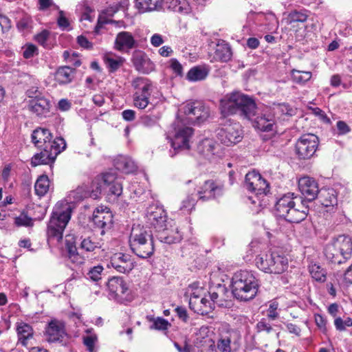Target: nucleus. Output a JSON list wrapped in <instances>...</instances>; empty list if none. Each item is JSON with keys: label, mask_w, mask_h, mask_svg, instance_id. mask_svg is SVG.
I'll use <instances>...</instances> for the list:
<instances>
[{"label": "nucleus", "mask_w": 352, "mask_h": 352, "mask_svg": "<svg viewBox=\"0 0 352 352\" xmlns=\"http://www.w3.org/2000/svg\"><path fill=\"white\" fill-rule=\"evenodd\" d=\"M298 188L307 201L288 193L280 197L275 205L276 214L292 223H298L306 219L309 212L306 203L314 200L319 192L318 182L310 177L300 178Z\"/></svg>", "instance_id": "f257e3e1"}, {"label": "nucleus", "mask_w": 352, "mask_h": 352, "mask_svg": "<svg viewBox=\"0 0 352 352\" xmlns=\"http://www.w3.org/2000/svg\"><path fill=\"white\" fill-rule=\"evenodd\" d=\"M91 190H85V188L78 187L71 195L76 200L82 199L88 196L97 199L102 191L113 200L118 198L122 193V183L120 178L112 173H106L96 177L92 182Z\"/></svg>", "instance_id": "f03ea898"}, {"label": "nucleus", "mask_w": 352, "mask_h": 352, "mask_svg": "<svg viewBox=\"0 0 352 352\" xmlns=\"http://www.w3.org/2000/svg\"><path fill=\"white\" fill-rule=\"evenodd\" d=\"M256 103L248 96L234 91L220 100V110L224 116L237 114L250 119L256 115Z\"/></svg>", "instance_id": "7ed1b4c3"}, {"label": "nucleus", "mask_w": 352, "mask_h": 352, "mask_svg": "<svg viewBox=\"0 0 352 352\" xmlns=\"http://www.w3.org/2000/svg\"><path fill=\"white\" fill-rule=\"evenodd\" d=\"M129 242L132 252L140 258H148L154 253L155 245L153 234L148 227L140 224H133Z\"/></svg>", "instance_id": "20e7f679"}, {"label": "nucleus", "mask_w": 352, "mask_h": 352, "mask_svg": "<svg viewBox=\"0 0 352 352\" xmlns=\"http://www.w3.org/2000/svg\"><path fill=\"white\" fill-rule=\"evenodd\" d=\"M258 282L250 272L239 271L232 278V292L241 301L252 300L257 294Z\"/></svg>", "instance_id": "39448f33"}, {"label": "nucleus", "mask_w": 352, "mask_h": 352, "mask_svg": "<svg viewBox=\"0 0 352 352\" xmlns=\"http://www.w3.org/2000/svg\"><path fill=\"white\" fill-rule=\"evenodd\" d=\"M72 210V206L67 201H60L56 204L47 226L49 241L59 242L62 240L63 231L71 219Z\"/></svg>", "instance_id": "423d86ee"}, {"label": "nucleus", "mask_w": 352, "mask_h": 352, "mask_svg": "<svg viewBox=\"0 0 352 352\" xmlns=\"http://www.w3.org/2000/svg\"><path fill=\"white\" fill-rule=\"evenodd\" d=\"M188 124L182 115H178L175 121L172 124L169 137L174 150L190 148V142L192 138L194 130Z\"/></svg>", "instance_id": "0eeeda50"}, {"label": "nucleus", "mask_w": 352, "mask_h": 352, "mask_svg": "<svg viewBox=\"0 0 352 352\" xmlns=\"http://www.w3.org/2000/svg\"><path fill=\"white\" fill-rule=\"evenodd\" d=\"M352 253L351 239L345 235H340L327 244L324 254L331 262L341 264L351 257Z\"/></svg>", "instance_id": "6e6552de"}, {"label": "nucleus", "mask_w": 352, "mask_h": 352, "mask_svg": "<svg viewBox=\"0 0 352 352\" xmlns=\"http://www.w3.org/2000/svg\"><path fill=\"white\" fill-rule=\"evenodd\" d=\"M255 263L260 270L269 274H280L288 267V259L274 252L258 255Z\"/></svg>", "instance_id": "1a4fd4ad"}, {"label": "nucleus", "mask_w": 352, "mask_h": 352, "mask_svg": "<svg viewBox=\"0 0 352 352\" xmlns=\"http://www.w3.org/2000/svg\"><path fill=\"white\" fill-rule=\"evenodd\" d=\"M178 115H182L188 124H201L209 118L210 109L203 102L193 101L180 109Z\"/></svg>", "instance_id": "9d476101"}, {"label": "nucleus", "mask_w": 352, "mask_h": 352, "mask_svg": "<svg viewBox=\"0 0 352 352\" xmlns=\"http://www.w3.org/2000/svg\"><path fill=\"white\" fill-rule=\"evenodd\" d=\"M28 109L38 117H46L50 113V101L38 89H28Z\"/></svg>", "instance_id": "9b49d317"}, {"label": "nucleus", "mask_w": 352, "mask_h": 352, "mask_svg": "<svg viewBox=\"0 0 352 352\" xmlns=\"http://www.w3.org/2000/svg\"><path fill=\"white\" fill-rule=\"evenodd\" d=\"M318 138L312 133L300 136L295 145L296 154L299 160H308L314 156L318 146Z\"/></svg>", "instance_id": "f8f14e48"}, {"label": "nucleus", "mask_w": 352, "mask_h": 352, "mask_svg": "<svg viewBox=\"0 0 352 352\" xmlns=\"http://www.w3.org/2000/svg\"><path fill=\"white\" fill-rule=\"evenodd\" d=\"M32 141L36 148H57L58 144L66 147V143L63 138H56L52 140V135L51 132L44 128L36 129L32 134Z\"/></svg>", "instance_id": "ddd939ff"}, {"label": "nucleus", "mask_w": 352, "mask_h": 352, "mask_svg": "<svg viewBox=\"0 0 352 352\" xmlns=\"http://www.w3.org/2000/svg\"><path fill=\"white\" fill-rule=\"evenodd\" d=\"M217 137L226 146H231L242 140V131L239 123H228L219 127L217 131Z\"/></svg>", "instance_id": "4468645a"}, {"label": "nucleus", "mask_w": 352, "mask_h": 352, "mask_svg": "<svg viewBox=\"0 0 352 352\" xmlns=\"http://www.w3.org/2000/svg\"><path fill=\"white\" fill-rule=\"evenodd\" d=\"M277 122V118L271 107L266 106L257 114L254 121V126L262 131H275Z\"/></svg>", "instance_id": "2eb2a0df"}, {"label": "nucleus", "mask_w": 352, "mask_h": 352, "mask_svg": "<svg viewBox=\"0 0 352 352\" xmlns=\"http://www.w3.org/2000/svg\"><path fill=\"white\" fill-rule=\"evenodd\" d=\"M246 188L256 195H266L270 192V184L256 171L249 172L245 178Z\"/></svg>", "instance_id": "dca6fc26"}, {"label": "nucleus", "mask_w": 352, "mask_h": 352, "mask_svg": "<svg viewBox=\"0 0 352 352\" xmlns=\"http://www.w3.org/2000/svg\"><path fill=\"white\" fill-rule=\"evenodd\" d=\"M146 223L153 227L156 231L166 226V212L161 206L150 205L146 209Z\"/></svg>", "instance_id": "f3484780"}, {"label": "nucleus", "mask_w": 352, "mask_h": 352, "mask_svg": "<svg viewBox=\"0 0 352 352\" xmlns=\"http://www.w3.org/2000/svg\"><path fill=\"white\" fill-rule=\"evenodd\" d=\"M92 221L94 228L100 230V235H104L112 227L113 214L107 207L100 206L94 211Z\"/></svg>", "instance_id": "a211bd4d"}, {"label": "nucleus", "mask_w": 352, "mask_h": 352, "mask_svg": "<svg viewBox=\"0 0 352 352\" xmlns=\"http://www.w3.org/2000/svg\"><path fill=\"white\" fill-rule=\"evenodd\" d=\"M240 336L233 330L219 334L217 348L220 352H234L237 350Z\"/></svg>", "instance_id": "6ab92c4d"}, {"label": "nucleus", "mask_w": 352, "mask_h": 352, "mask_svg": "<svg viewBox=\"0 0 352 352\" xmlns=\"http://www.w3.org/2000/svg\"><path fill=\"white\" fill-rule=\"evenodd\" d=\"M57 148H38L41 151L36 153L31 159V165L34 167L41 164H49L53 163L57 155L66 147L57 144Z\"/></svg>", "instance_id": "aec40b11"}, {"label": "nucleus", "mask_w": 352, "mask_h": 352, "mask_svg": "<svg viewBox=\"0 0 352 352\" xmlns=\"http://www.w3.org/2000/svg\"><path fill=\"white\" fill-rule=\"evenodd\" d=\"M45 340L48 342H62L67 333L63 322L52 320L48 323L45 332Z\"/></svg>", "instance_id": "412c9836"}, {"label": "nucleus", "mask_w": 352, "mask_h": 352, "mask_svg": "<svg viewBox=\"0 0 352 352\" xmlns=\"http://www.w3.org/2000/svg\"><path fill=\"white\" fill-rule=\"evenodd\" d=\"M209 329L207 327H201L195 339V345L200 352H217L215 342L208 336Z\"/></svg>", "instance_id": "4be33fe9"}, {"label": "nucleus", "mask_w": 352, "mask_h": 352, "mask_svg": "<svg viewBox=\"0 0 352 352\" xmlns=\"http://www.w3.org/2000/svg\"><path fill=\"white\" fill-rule=\"evenodd\" d=\"M110 265L120 273H128L131 272L134 265L131 256L122 252L113 254L110 258Z\"/></svg>", "instance_id": "5701e85b"}, {"label": "nucleus", "mask_w": 352, "mask_h": 352, "mask_svg": "<svg viewBox=\"0 0 352 352\" xmlns=\"http://www.w3.org/2000/svg\"><path fill=\"white\" fill-rule=\"evenodd\" d=\"M223 188L218 186L212 180H207L197 190L199 199L202 201H208L216 198L222 195Z\"/></svg>", "instance_id": "b1692460"}, {"label": "nucleus", "mask_w": 352, "mask_h": 352, "mask_svg": "<svg viewBox=\"0 0 352 352\" xmlns=\"http://www.w3.org/2000/svg\"><path fill=\"white\" fill-rule=\"evenodd\" d=\"M109 295L113 298H122L128 291V285L122 277L113 276L106 283Z\"/></svg>", "instance_id": "393cba45"}, {"label": "nucleus", "mask_w": 352, "mask_h": 352, "mask_svg": "<svg viewBox=\"0 0 352 352\" xmlns=\"http://www.w3.org/2000/svg\"><path fill=\"white\" fill-rule=\"evenodd\" d=\"M157 232L158 239L164 243L170 245L179 243L182 239V235L177 227L171 226L170 228H167L166 226L163 229L158 230Z\"/></svg>", "instance_id": "a878e982"}, {"label": "nucleus", "mask_w": 352, "mask_h": 352, "mask_svg": "<svg viewBox=\"0 0 352 352\" xmlns=\"http://www.w3.org/2000/svg\"><path fill=\"white\" fill-rule=\"evenodd\" d=\"M132 62L135 69L142 73H149L154 68L153 63L142 51H135L133 52Z\"/></svg>", "instance_id": "bb28decb"}, {"label": "nucleus", "mask_w": 352, "mask_h": 352, "mask_svg": "<svg viewBox=\"0 0 352 352\" xmlns=\"http://www.w3.org/2000/svg\"><path fill=\"white\" fill-rule=\"evenodd\" d=\"M115 46L119 51L129 50L136 47L138 43L131 32L123 31L117 34Z\"/></svg>", "instance_id": "cd10ccee"}, {"label": "nucleus", "mask_w": 352, "mask_h": 352, "mask_svg": "<svg viewBox=\"0 0 352 352\" xmlns=\"http://www.w3.org/2000/svg\"><path fill=\"white\" fill-rule=\"evenodd\" d=\"M187 293H188L190 296L189 300V305L190 309L194 310L195 312L199 314L200 313L202 315L207 314V310H204L202 306H201L200 308L197 307L199 299L201 298V296L204 293L202 287H199L197 283H192V285H189Z\"/></svg>", "instance_id": "c85d7f7f"}, {"label": "nucleus", "mask_w": 352, "mask_h": 352, "mask_svg": "<svg viewBox=\"0 0 352 352\" xmlns=\"http://www.w3.org/2000/svg\"><path fill=\"white\" fill-rule=\"evenodd\" d=\"M219 147V144L214 140L206 138L199 142L197 150L204 157L210 160L218 153Z\"/></svg>", "instance_id": "c756f323"}, {"label": "nucleus", "mask_w": 352, "mask_h": 352, "mask_svg": "<svg viewBox=\"0 0 352 352\" xmlns=\"http://www.w3.org/2000/svg\"><path fill=\"white\" fill-rule=\"evenodd\" d=\"M163 5L164 0H135V8L140 13L160 11Z\"/></svg>", "instance_id": "7c9ffc66"}, {"label": "nucleus", "mask_w": 352, "mask_h": 352, "mask_svg": "<svg viewBox=\"0 0 352 352\" xmlns=\"http://www.w3.org/2000/svg\"><path fill=\"white\" fill-rule=\"evenodd\" d=\"M317 197L320 203L326 208H333L338 204L337 192L333 188L321 189Z\"/></svg>", "instance_id": "2f4dec72"}, {"label": "nucleus", "mask_w": 352, "mask_h": 352, "mask_svg": "<svg viewBox=\"0 0 352 352\" xmlns=\"http://www.w3.org/2000/svg\"><path fill=\"white\" fill-rule=\"evenodd\" d=\"M277 120H285L296 114L297 109L286 103H274L270 106Z\"/></svg>", "instance_id": "473e14b6"}, {"label": "nucleus", "mask_w": 352, "mask_h": 352, "mask_svg": "<svg viewBox=\"0 0 352 352\" xmlns=\"http://www.w3.org/2000/svg\"><path fill=\"white\" fill-rule=\"evenodd\" d=\"M210 72V68L206 65L192 67L186 74V79L190 82H197L206 78Z\"/></svg>", "instance_id": "72a5a7b5"}, {"label": "nucleus", "mask_w": 352, "mask_h": 352, "mask_svg": "<svg viewBox=\"0 0 352 352\" xmlns=\"http://www.w3.org/2000/svg\"><path fill=\"white\" fill-rule=\"evenodd\" d=\"M116 169L129 174L135 171L137 166L133 160L127 156H120L115 160Z\"/></svg>", "instance_id": "f704fd0d"}, {"label": "nucleus", "mask_w": 352, "mask_h": 352, "mask_svg": "<svg viewBox=\"0 0 352 352\" xmlns=\"http://www.w3.org/2000/svg\"><path fill=\"white\" fill-rule=\"evenodd\" d=\"M193 0H168V8L173 12L182 14H188L191 11V2Z\"/></svg>", "instance_id": "c9c22d12"}, {"label": "nucleus", "mask_w": 352, "mask_h": 352, "mask_svg": "<svg viewBox=\"0 0 352 352\" xmlns=\"http://www.w3.org/2000/svg\"><path fill=\"white\" fill-rule=\"evenodd\" d=\"M16 331L19 338V342L23 345L27 344V341L33 336V329L32 327L25 322H18L16 325Z\"/></svg>", "instance_id": "e433bc0d"}, {"label": "nucleus", "mask_w": 352, "mask_h": 352, "mask_svg": "<svg viewBox=\"0 0 352 352\" xmlns=\"http://www.w3.org/2000/svg\"><path fill=\"white\" fill-rule=\"evenodd\" d=\"M74 70L70 67L65 66L58 68L55 74V80L60 85L71 82L74 78Z\"/></svg>", "instance_id": "4c0bfd02"}, {"label": "nucleus", "mask_w": 352, "mask_h": 352, "mask_svg": "<svg viewBox=\"0 0 352 352\" xmlns=\"http://www.w3.org/2000/svg\"><path fill=\"white\" fill-rule=\"evenodd\" d=\"M215 56L222 62L230 60L232 52L230 45L226 43H219L215 50Z\"/></svg>", "instance_id": "58836bf2"}, {"label": "nucleus", "mask_w": 352, "mask_h": 352, "mask_svg": "<svg viewBox=\"0 0 352 352\" xmlns=\"http://www.w3.org/2000/svg\"><path fill=\"white\" fill-rule=\"evenodd\" d=\"M104 60L109 70L114 72L123 65L124 59L113 54H106L104 57Z\"/></svg>", "instance_id": "ea45409f"}, {"label": "nucleus", "mask_w": 352, "mask_h": 352, "mask_svg": "<svg viewBox=\"0 0 352 352\" xmlns=\"http://www.w3.org/2000/svg\"><path fill=\"white\" fill-rule=\"evenodd\" d=\"M146 319L150 322H152V325L150 327L151 329L165 331L170 327V323L167 320L161 317L155 318L151 316H147Z\"/></svg>", "instance_id": "a19ab883"}, {"label": "nucleus", "mask_w": 352, "mask_h": 352, "mask_svg": "<svg viewBox=\"0 0 352 352\" xmlns=\"http://www.w3.org/2000/svg\"><path fill=\"white\" fill-rule=\"evenodd\" d=\"M49 188L50 180L48 177L46 175L40 176L34 185L36 194L38 196H43L47 192Z\"/></svg>", "instance_id": "79ce46f5"}, {"label": "nucleus", "mask_w": 352, "mask_h": 352, "mask_svg": "<svg viewBox=\"0 0 352 352\" xmlns=\"http://www.w3.org/2000/svg\"><path fill=\"white\" fill-rule=\"evenodd\" d=\"M57 11L58 15L56 18V22L58 28L63 31L71 30L72 28L67 13L59 9Z\"/></svg>", "instance_id": "37998d69"}, {"label": "nucleus", "mask_w": 352, "mask_h": 352, "mask_svg": "<svg viewBox=\"0 0 352 352\" xmlns=\"http://www.w3.org/2000/svg\"><path fill=\"white\" fill-rule=\"evenodd\" d=\"M309 272L311 277L317 281L324 282L326 280V272L320 265L314 263L309 265Z\"/></svg>", "instance_id": "c03bdc74"}, {"label": "nucleus", "mask_w": 352, "mask_h": 352, "mask_svg": "<svg viewBox=\"0 0 352 352\" xmlns=\"http://www.w3.org/2000/svg\"><path fill=\"white\" fill-rule=\"evenodd\" d=\"M291 74L292 80L301 85L311 78V73L309 72L293 69Z\"/></svg>", "instance_id": "a18cd8bd"}, {"label": "nucleus", "mask_w": 352, "mask_h": 352, "mask_svg": "<svg viewBox=\"0 0 352 352\" xmlns=\"http://www.w3.org/2000/svg\"><path fill=\"white\" fill-rule=\"evenodd\" d=\"M307 17L308 14L307 10H294L289 13L287 18V21L290 24L295 22L303 23L307 21Z\"/></svg>", "instance_id": "49530a36"}, {"label": "nucleus", "mask_w": 352, "mask_h": 352, "mask_svg": "<svg viewBox=\"0 0 352 352\" xmlns=\"http://www.w3.org/2000/svg\"><path fill=\"white\" fill-rule=\"evenodd\" d=\"M38 9L39 11L46 12L57 11L59 7L56 5L53 0H38Z\"/></svg>", "instance_id": "de8ad7c7"}, {"label": "nucleus", "mask_w": 352, "mask_h": 352, "mask_svg": "<svg viewBox=\"0 0 352 352\" xmlns=\"http://www.w3.org/2000/svg\"><path fill=\"white\" fill-rule=\"evenodd\" d=\"M148 89H142V93L138 94L136 93L134 96V105L139 109H144L148 104L147 93Z\"/></svg>", "instance_id": "09e8293b"}, {"label": "nucleus", "mask_w": 352, "mask_h": 352, "mask_svg": "<svg viewBox=\"0 0 352 352\" xmlns=\"http://www.w3.org/2000/svg\"><path fill=\"white\" fill-rule=\"evenodd\" d=\"M67 248L68 250L69 259L76 265H80L84 263V258L81 257L77 252L75 246L69 245L67 242Z\"/></svg>", "instance_id": "8fccbe9b"}, {"label": "nucleus", "mask_w": 352, "mask_h": 352, "mask_svg": "<svg viewBox=\"0 0 352 352\" xmlns=\"http://www.w3.org/2000/svg\"><path fill=\"white\" fill-rule=\"evenodd\" d=\"M97 337L96 336L90 335L83 337V344L89 352H96L95 347Z\"/></svg>", "instance_id": "3c124183"}, {"label": "nucleus", "mask_w": 352, "mask_h": 352, "mask_svg": "<svg viewBox=\"0 0 352 352\" xmlns=\"http://www.w3.org/2000/svg\"><path fill=\"white\" fill-rule=\"evenodd\" d=\"M103 270V267L102 265H98L97 266L92 267L89 271L87 276L91 280L94 281H98L100 279H101Z\"/></svg>", "instance_id": "603ef678"}, {"label": "nucleus", "mask_w": 352, "mask_h": 352, "mask_svg": "<svg viewBox=\"0 0 352 352\" xmlns=\"http://www.w3.org/2000/svg\"><path fill=\"white\" fill-rule=\"evenodd\" d=\"M99 247V243L93 241L91 237L85 238L80 243V248L87 252H92Z\"/></svg>", "instance_id": "864d4df0"}, {"label": "nucleus", "mask_w": 352, "mask_h": 352, "mask_svg": "<svg viewBox=\"0 0 352 352\" xmlns=\"http://www.w3.org/2000/svg\"><path fill=\"white\" fill-rule=\"evenodd\" d=\"M278 308V302L273 300L270 302L269 308L267 311V316L270 320H274L278 317L279 314L277 311Z\"/></svg>", "instance_id": "5fc2aeb1"}, {"label": "nucleus", "mask_w": 352, "mask_h": 352, "mask_svg": "<svg viewBox=\"0 0 352 352\" xmlns=\"http://www.w3.org/2000/svg\"><path fill=\"white\" fill-rule=\"evenodd\" d=\"M195 199L192 195L188 196L185 199L182 201L180 210L189 212L195 207Z\"/></svg>", "instance_id": "6e6d98bb"}, {"label": "nucleus", "mask_w": 352, "mask_h": 352, "mask_svg": "<svg viewBox=\"0 0 352 352\" xmlns=\"http://www.w3.org/2000/svg\"><path fill=\"white\" fill-rule=\"evenodd\" d=\"M15 223L19 226H30L32 225V219L25 214L22 213L15 218Z\"/></svg>", "instance_id": "4d7b16f0"}, {"label": "nucleus", "mask_w": 352, "mask_h": 352, "mask_svg": "<svg viewBox=\"0 0 352 352\" xmlns=\"http://www.w3.org/2000/svg\"><path fill=\"white\" fill-rule=\"evenodd\" d=\"M170 67L172 70L179 76H182L183 74V67L180 63L175 58L170 60Z\"/></svg>", "instance_id": "13d9d810"}, {"label": "nucleus", "mask_w": 352, "mask_h": 352, "mask_svg": "<svg viewBox=\"0 0 352 352\" xmlns=\"http://www.w3.org/2000/svg\"><path fill=\"white\" fill-rule=\"evenodd\" d=\"M212 305L213 303L210 300H208L205 297H201V298L199 299L197 307L200 308L201 306H202L204 310H207L208 314L210 310L213 309Z\"/></svg>", "instance_id": "bf43d9fd"}, {"label": "nucleus", "mask_w": 352, "mask_h": 352, "mask_svg": "<svg viewBox=\"0 0 352 352\" xmlns=\"http://www.w3.org/2000/svg\"><path fill=\"white\" fill-rule=\"evenodd\" d=\"M50 32L47 30H43L35 36L36 41L41 45L45 46L49 38Z\"/></svg>", "instance_id": "052dcab7"}, {"label": "nucleus", "mask_w": 352, "mask_h": 352, "mask_svg": "<svg viewBox=\"0 0 352 352\" xmlns=\"http://www.w3.org/2000/svg\"><path fill=\"white\" fill-rule=\"evenodd\" d=\"M37 50V47L32 44L27 45L23 53L24 58H30L33 57L36 54Z\"/></svg>", "instance_id": "680f3d73"}, {"label": "nucleus", "mask_w": 352, "mask_h": 352, "mask_svg": "<svg viewBox=\"0 0 352 352\" xmlns=\"http://www.w3.org/2000/svg\"><path fill=\"white\" fill-rule=\"evenodd\" d=\"M256 328L258 331H266L267 333H270L272 330V326L266 322L265 319L259 321L256 324Z\"/></svg>", "instance_id": "e2e57ef3"}, {"label": "nucleus", "mask_w": 352, "mask_h": 352, "mask_svg": "<svg viewBox=\"0 0 352 352\" xmlns=\"http://www.w3.org/2000/svg\"><path fill=\"white\" fill-rule=\"evenodd\" d=\"M134 88H148L149 84L148 79L145 78H138L133 81Z\"/></svg>", "instance_id": "0e129e2a"}, {"label": "nucleus", "mask_w": 352, "mask_h": 352, "mask_svg": "<svg viewBox=\"0 0 352 352\" xmlns=\"http://www.w3.org/2000/svg\"><path fill=\"white\" fill-rule=\"evenodd\" d=\"M32 21L29 18H23L17 23V27L21 30H28L32 27Z\"/></svg>", "instance_id": "69168bd1"}, {"label": "nucleus", "mask_w": 352, "mask_h": 352, "mask_svg": "<svg viewBox=\"0 0 352 352\" xmlns=\"http://www.w3.org/2000/svg\"><path fill=\"white\" fill-rule=\"evenodd\" d=\"M77 43L85 49H91L92 43L84 36L80 35L77 37Z\"/></svg>", "instance_id": "338daca9"}, {"label": "nucleus", "mask_w": 352, "mask_h": 352, "mask_svg": "<svg viewBox=\"0 0 352 352\" xmlns=\"http://www.w3.org/2000/svg\"><path fill=\"white\" fill-rule=\"evenodd\" d=\"M121 7L122 6L120 3H116L107 8L104 11L103 14L104 15H107V16H112L116 12H117L120 9Z\"/></svg>", "instance_id": "774afa93"}]
</instances>
